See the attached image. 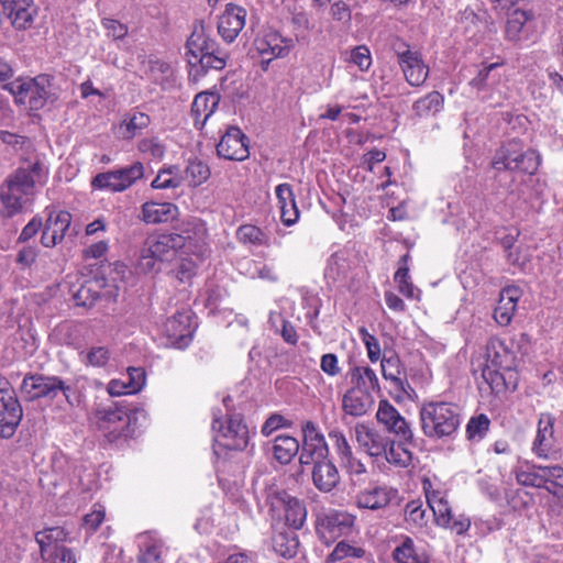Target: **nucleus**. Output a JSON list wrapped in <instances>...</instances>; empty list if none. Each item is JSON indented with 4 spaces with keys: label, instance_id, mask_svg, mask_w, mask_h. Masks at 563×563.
Wrapping results in <instances>:
<instances>
[{
    "label": "nucleus",
    "instance_id": "1",
    "mask_svg": "<svg viewBox=\"0 0 563 563\" xmlns=\"http://www.w3.org/2000/svg\"><path fill=\"white\" fill-rule=\"evenodd\" d=\"M188 249L199 258L207 252V228L198 219L183 221L179 233L151 235L146 239L139 260L143 273H157Z\"/></svg>",
    "mask_w": 563,
    "mask_h": 563
},
{
    "label": "nucleus",
    "instance_id": "2",
    "mask_svg": "<svg viewBox=\"0 0 563 563\" xmlns=\"http://www.w3.org/2000/svg\"><path fill=\"white\" fill-rule=\"evenodd\" d=\"M486 365L482 371L484 382L493 393L515 390L518 382L519 358L507 342L493 338L486 344Z\"/></svg>",
    "mask_w": 563,
    "mask_h": 563
},
{
    "label": "nucleus",
    "instance_id": "3",
    "mask_svg": "<svg viewBox=\"0 0 563 563\" xmlns=\"http://www.w3.org/2000/svg\"><path fill=\"white\" fill-rule=\"evenodd\" d=\"M48 169L42 161H25L10 175L0 188V199L10 214L20 211L25 197L33 195L36 186L47 180Z\"/></svg>",
    "mask_w": 563,
    "mask_h": 563
},
{
    "label": "nucleus",
    "instance_id": "4",
    "mask_svg": "<svg viewBox=\"0 0 563 563\" xmlns=\"http://www.w3.org/2000/svg\"><path fill=\"white\" fill-rule=\"evenodd\" d=\"M419 418L423 434L431 440L453 439L462 422L459 406L446 401L422 405Z\"/></svg>",
    "mask_w": 563,
    "mask_h": 563
},
{
    "label": "nucleus",
    "instance_id": "5",
    "mask_svg": "<svg viewBox=\"0 0 563 563\" xmlns=\"http://www.w3.org/2000/svg\"><path fill=\"white\" fill-rule=\"evenodd\" d=\"M540 165V156L523 143L512 139L503 144L494 154L492 166L495 170H509L533 175Z\"/></svg>",
    "mask_w": 563,
    "mask_h": 563
},
{
    "label": "nucleus",
    "instance_id": "6",
    "mask_svg": "<svg viewBox=\"0 0 563 563\" xmlns=\"http://www.w3.org/2000/svg\"><path fill=\"white\" fill-rule=\"evenodd\" d=\"M140 415L144 416V411L130 412L125 407L111 402L96 409L95 423L100 432L114 441L121 437H131L135 432L133 423Z\"/></svg>",
    "mask_w": 563,
    "mask_h": 563
},
{
    "label": "nucleus",
    "instance_id": "7",
    "mask_svg": "<svg viewBox=\"0 0 563 563\" xmlns=\"http://www.w3.org/2000/svg\"><path fill=\"white\" fill-rule=\"evenodd\" d=\"M266 506L273 519L284 521L294 529H300L306 521L305 504L285 490L269 488L266 494Z\"/></svg>",
    "mask_w": 563,
    "mask_h": 563
},
{
    "label": "nucleus",
    "instance_id": "8",
    "mask_svg": "<svg viewBox=\"0 0 563 563\" xmlns=\"http://www.w3.org/2000/svg\"><path fill=\"white\" fill-rule=\"evenodd\" d=\"M21 390L31 400L37 398L54 399L62 393L70 406L79 402L73 387L58 376L26 375L23 378Z\"/></svg>",
    "mask_w": 563,
    "mask_h": 563
},
{
    "label": "nucleus",
    "instance_id": "9",
    "mask_svg": "<svg viewBox=\"0 0 563 563\" xmlns=\"http://www.w3.org/2000/svg\"><path fill=\"white\" fill-rule=\"evenodd\" d=\"M211 428L217 446L242 451L249 444V429L239 413L231 415L225 420H222L214 412Z\"/></svg>",
    "mask_w": 563,
    "mask_h": 563
},
{
    "label": "nucleus",
    "instance_id": "10",
    "mask_svg": "<svg viewBox=\"0 0 563 563\" xmlns=\"http://www.w3.org/2000/svg\"><path fill=\"white\" fill-rule=\"evenodd\" d=\"M145 167L141 162L113 170L97 174L91 181L95 189L122 192L144 177Z\"/></svg>",
    "mask_w": 563,
    "mask_h": 563
},
{
    "label": "nucleus",
    "instance_id": "11",
    "mask_svg": "<svg viewBox=\"0 0 563 563\" xmlns=\"http://www.w3.org/2000/svg\"><path fill=\"white\" fill-rule=\"evenodd\" d=\"M499 67L500 64L493 63L481 69L470 81L471 87L476 90L477 97L483 101H489L494 107L500 106L507 97L505 81L498 74Z\"/></svg>",
    "mask_w": 563,
    "mask_h": 563
},
{
    "label": "nucleus",
    "instance_id": "12",
    "mask_svg": "<svg viewBox=\"0 0 563 563\" xmlns=\"http://www.w3.org/2000/svg\"><path fill=\"white\" fill-rule=\"evenodd\" d=\"M355 517L346 511L330 510L318 517L316 522L317 534L325 544L333 543L342 537L352 534Z\"/></svg>",
    "mask_w": 563,
    "mask_h": 563
},
{
    "label": "nucleus",
    "instance_id": "13",
    "mask_svg": "<svg viewBox=\"0 0 563 563\" xmlns=\"http://www.w3.org/2000/svg\"><path fill=\"white\" fill-rule=\"evenodd\" d=\"M382 375L395 390V399L412 400L417 394L407 379V372L397 355L383 356L380 360Z\"/></svg>",
    "mask_w": 563,
    "mask_h": 563
},
{
    "label": "nucleus",
    "instance_id": "14",
    "mask_svg": "<svg viewBox=\"0 0 563 563\" xmlns=\"http://www.w3.org/2000/svg\"><path fill=\"white\" fill-rule=\"evenodd\" d=\"M399 66L406 81L412 87H420L429 77V67L418 51L410 49L405 43L395 45Z\"/></svg>",
    "mask_w": 563,
    "mask_h": 563
},
{
    "label": "nucleus",
    "instance_id": "15",
    "mask_svg": "<svg viewBox=\"0 0 563 563\" xmlns=\"http://www.w3.org/2000/svg\"><path fill=\"white\" fill-rule=\"evenodd\" d=\"M303 442L299 462L301 465L321 464L329 461V448L323 434H321L313 422L307 421L302 427Z\"/></svg>",
    "mask_w": 563,
    "mask_h": 563
},
{
    "label": "nucleus",
    "instance_id": "16",
    "mask_svg": "<svg viewBox=\"0 0 563 563\" xmlns=\"http://www.w3.org/2000/svg\"><path fill=\"white\" fill-rule=\"evenodd\" d=\"M254 47L262 57H267L265 62L263 60V65H267L273 59L288 56L295 47V42L277 31L265 30L254 40Z\"/></svg>",
    "mask_w": 563,
    "mask_h": 563
},
{
    "label": "nucleus",
    "instance_id": "17",
    "mask_svg": "<svg viewBox=\"0 0 563 563\" xmlns=\"http://www.w3.org/2000/svg\"><path fill=\"white\" fill-rule=\"evenodd\" d=\"M376 419L387 431L399 439L405 440V442H413V431L410 424L388 400L379 401Z\"/></svg>",
    "mask_w": 563,
    "mask_h": 563
},
{
    "label": "nucleus",
    "instance_id": "18",
    "mask_svg": "<svg viewBox=\"0 0 563 563\" xmlns=\"http://www.w3.org/2000/svg\"><path fill=\"white\" fill-rule=\"evenodd\" d=\"M554 423L555 418L551 413L540 415L537 434L531 445L532 453L539 459L550 460L555 453Z\"/></svg>",
    "mask_w": 563,
    "mask_h": 563
},
{
    "label": "nucleus",
    "instance_id": "19",
    "mask_svg": "<svg viewBox=\"0 0 563 563\" xmlns=\"http://www.w3.org/2000/svg\"><path fill=\"white\" fill-rule=\"evenodd\" d=\"M47 218L43 225L41 243L45 247H54L63 241L71 223L68 211L46 208Z\"/></svg>",
    "mask_w": 563,
    "mask_h": 563
},
{
    "label": "nucleus",
    "instance_id": "20",
    "mask_svg": "<svg viewBox=\"0 0 563 563\" xmlns=\"http://www.w3.org/2000/svg\"><path fill=\"white\" fill-rule=\"evenodd\" d=\"M219 156L230 161H244L250 156L246 135L238 128L230 126L217 144Z\"/></svg>",
    "mask_w": 563,
    "mask_h": 563
},
{
    "label": "nucleus",
    "instance_id": "21",
    "mask_svg": "<svg viewBox=\"0 0 563 563\" xmlns=\"http://www.w3.org/2000/svg\"><path fill=\"white\" fill-rule=\"evenodd\" d=\"M247 12L238 4L228 3L218 16V33L227 43H232L245 26Z\"/></svg>",
    "mask_w": 563,
    "mask_h": 563
},
{
    "label": "nucleus",
    "instance_id": "22",
    "mask_svg": "<svg viewBox=\"0 0 563 563\" xmlns=\"http://www.w3.org/2000/svg\"><path fill=\"white\" fill-rule=\"evenodd\" d=\"M22 407L14 389L0 395V435L10 438L22 419Z\"/></svg>",
    "mask_w": 563,
    "mask_h": 563
},
{
    "label": "nucleus",
    "instance_id": "23",
    "mask_svg": "<svg viewBox=\"0 0 563 563\" xmlns=\"http://www.w3.org/2000/svg\"><path fill=\"white\" fill-rule=\"evenodd\" d=\"M354 435L360 448L372 457H380L386 454L389 444V437L383 434L375 428L358 422L354 427Z\"/></svg>",
    "mask_w": 563,
    "mask_h": 563
},
{
    "label": "nucleus",
    "instance_id": "24",
    "mask_svg": "<svg viewBox=\"0 0 563 563\" xmlns=\"http://www.w3.org/2000/svg\"><path fill=\"white\" fill-rule=\"evenodd\" d=\"M0 3L14 29L26 30L32 26L37 15L34 0H0Z\"/></svg>",
    "mask_w": 563,
    "mask_h": 563
},
{
    "label": "nucleus",
    "instance_id": "25",
    "mask_svg": "<svg viewBox=\"0 0 563 563\" xmlns=\"http://www.w3.org/2000/svg\"><path fill=\"white\" fill-rule=\"evenodd\" d=\"M345 380L349 386L346 389L356 394L366 393L374 396L380 391L377 374L369 366H351L345 373Z\"/></svg>",
    "mask_w": 563,
    "mask_h": 563
},
{
    "label": "nucleus",
    "instance_id": "26",
    "mask_svg": "<svg viewBox=\"0 0 563 563\" xmlns=\"http://www.w3.org/2000/svg\"><path fill=\"white\" fill-rule=\"evenodd\" d=\"M164 331L170 344L177 349L187 347L192 339V328L189 312H178L164 323Z\"/></svg>",
    "mask_w": 563,
    "mask_h": 563
},
{
    "label": "nucleus",
    "instance_id": "27",
    "mask_svg": "<svg viewBox=\"0 0 563 563\" xmlns=\"http://www.w3.org/2000/svg\"><path fill=\"white\" fill-rule=\"evenodd\" d=\"M228 60V54L222 51L218 44L216 43L211 46V49H208L202 56L194 62L192 59H188L190 65L189 69V79L194 82H197L206 75V73L210 69L221 70L225 67Z\"/></svg>",
    "mask_w": 563,
    "mask_h": 563
},
{
    "label": "nucleus",
    "instance_id": "28",
    "mask_svg": "<svg viewBox=\"0 0 563 563\" xmlns=\"http://www.w3.org/2000/svg\"><path fill=\"white\" fill-rule=\"evenodd\" d=\"M520 297L521 290L517 286H508L500 291L499 300L493 314L499 325L506 327L511 322Z\"/></svg>",
    "mask_w": 563,
    "mask_h": 563
},
{
    "label": "nucleus",
    "instance_id": "29",
    "mask_svg": "<svg viewBox=\"0 0 563 563\" xmlns=\"http://www.w3.org/2000/svg\"><path fill=\"white\" fill-rule=\"evenodd\" d=\"M397 490L387 486H373L362 490L356 497L360 508L378 510L389 505Z\"/></svg>",
    "mask_w": 563,
    "mask_h": 563
},
{
    "label": "nucleus",
    "instance_id": "30",
    "mask_svg": "<svg viewBox=\"0 0 563 563\" xmlns=\"http://www.w3.org/2000/svg\"><path fill=\"white\" fill-rule=\"evenodd\" d=\"M516 482L525 487L543 488L544 466L537 465L528 460L519 461L511 471Z\"/></svg>",
    "mask_w": 563,
    "mask_h": 563
},
{
    "label": "nucleus",
    "instance_id": "31",
    "mask_svg": "<svg viewBox=\"0 0 563 563\" xmlns=\"http://www.w3.org/2000/svg\"><path fill=\"white\" fill-rule=\"evenodd\" d=\"M178 208L172 202L148 201L142 205L141 220L147 224H157L176 219Z\"/></svg>",
    "mask_w": 563,
    "mask_h": 563
},
{
    "label": "nucleus",
    "instance_id": "32",
    "mask_svg": "<svg viewBox=\"0 0 563 563\" xmlns=\"http://www.w3.org/2000/svg\"><path fill=\"white\" fill-rule=\"evenodd\" d=\"M53 99L54 93L52 92V80L48 76L40 75L35 78H31L26 103L31 110H40Z\"/></svg>",
    "mask_w": 563,
    "mask_h": 563
},
{
    "label": "nucleus",
    "instance_id": "33",
    "mask_svg": "<svg viewBox=\"0 0 563 563\" xmlns=\"http://www.w3.org/2000/svg\"><path fill=\"white\" fill-rule=\"evenodd\" d=\"M275 194L278 200L283 223L287 227L295 224L299 218V210L291 186L287 183L279 184L275 189Z\"/></svg>",
    "mask_w": 563,
    "mask_h": 563
},
{
    "label": "nucleus",
    "instance_id": "34",
    "mask_svg": "<svg viewBox=\"0 0 563 563\" xmlns=\"http://www.w3.org/2000/svg\"><path fill=\"white\" fill-rule=\"evenodd\" d=\"M67 539L68 532L62 527H49L35 533V541L40 547L42 559L55 551L56 548L64 547Z\"/></svg>",
    "mask_w": 563,
    "mask_h": 563
},
{
    "label": "nucleus",
    "instance_id": "35",
    "mask_svg": "<svg viewBox=\"0 0 563 563\" xmlns=\"http://www.w3.org/2000/svg\"><path fill=\"white\" fill-rule=\"evenodd\" d=\"M374 396L346 389L342 396V410L351 417H362L374 406Z\"/></svg>",
    "mask_w": 563,
    "mask_h": 563
},
{
    "label": "nucleus",
    "instance_id": "36",
    "mask_svg": "<svg viewBox=\"0 0 563 563\" xmlns=\"http://www.w3.org/2000/svg\"><path fill=\"white\" fill-rule=\"evenodd\" d=\"M312 481L320 492L329 493L333 490L340 483L336 466L331 461L314 465L312 470Z\"/></svg>",
    "mask_w": 563,
    "mask_h": 563
},
{
    "label": "nucleus",
    "instance_id": "37",
    "mask_svg": "<svg viewBox=\"0 0 563 563\" xmlns=\"http://www.w3.org/2000/svg\"><path fill=\"white\" fill-rule=\"evenodd\" d=\"M532 18L530 11L516 9L510 12L506 23V38L511 42H520L527 38L526 25Z\"/></svg>",
    "mask_w": 563,
    "mask_h": 563
},
{
    "label": "nucleus",
    "instance_id": "38",
    "mask_svg": "<svg viewBox=\"0 0 563 563\" xmlns=\"http://www.w3.org/2000/svg\"><path fill=\"white\" fill-rule=\"evenodd\" d=\"M151 123L150 115L144 112L133 111L125 115L118 128V135L122 140H132Z\"/></svg>",
    "mask_w": 563,
    "mask_h": 563
},
{
    "label": "nucleus",
    "instance_id": "39",
    "mask_svg": "<svg viewBox=\"0 0 563 563\" xmlns=\"http://www.w3.org/2000/svg\"><path fill=\"white\" fill-rule=\"evenodd\" d=\"M163 541L155 533L141 534L139 563H163Z\"/></svg>",
    "mask_w": 563,
    "mask_h": 563
},
{
    "label": "nucleus",
    "instance_id": "40",
    "mask_svg": "<svg viewBox=\"0 0 563 563\" xmlns=\"http://www.w3.org/2000/svg\"><path fill=\"white\" fill-rule=\"evenodd\" d=\"M444 107V96L433 90L426 96L416 100L412 104V112L419 118L433 117L439 113Z\"/></svg>",
    "mask_w": 563,
    "mask_h": 563
},
{
    "label": "nucleus",
    "instance_id": "41",
    "mask_svg": "<svg viewBox=\"0 0 563 563\" xmlns=\"http://www.w3.org/2000/svg\"><path fill=\"white\" fill-rule=\"evenodd\" d=\"M214 44L216 41L205 33L203 26H196L186 44L189 59L197 62Z\"/></svg>",
    "mask_w": 563,
    "mask_h": 563
},
{
    "label": "nucleus",
    "instance_id": "42",
    "mask_svg": "<svg viewBox=\"0 0 563 563\" xmlns=\"http://www.w3.org/2000/svg\"><path fill=\"white\" fill-rule=\"evenodd\" d=\"M411 443L412 442H405V440L401 439H399L398 442L389 439V444L386 448V454H383L382 457H384L389 464L397 467H407L412 461V453L407 446Z\"/></svg>",
    "mask_w": 563,
    "mask_h": 563
},
{
    "label": "nucleus",
    "instance_id": "43",
    "mask_svg": "<svg viewBox=\"0 0 563 563\" xmlns=\"http://www.w3.org/2000/svg\"><path fill=\"white\" fill-rule=\"evenodd\" d=\"M299 442L290 435H278L274 440L273 455L280 464H288L298 454Z\"/></svg>",
    "mask_w": 563,
    "mask_h": 563
},
{
    "label": "nucleus",
    "instance_id": "44",
    "mask_svg": "<svg viewBox=\"0 0 563 563\" xmlns=\"http://www.w3.org/2000/svg\"><path fill=\"white\" fill-rule=\"evenodd\" d=\"M299 541L292 531H279L273 538L274 551L285 558L292 559L298 552Z\"/></svg>",
    "mask_w": 563,
    "mask_h": 563
},
{
    "label": "nucleus",
    "instance_id": "45",
    "mask_svg": "<svg viewBox=\"0 0 563 563\" xmlns=\"http://www.w3.org/2000/svg\"><path fill=\"white\" fill-rule=\"evenodd\" d=\"M219 99L217 95L209 92L198 93L192 102L191 112L195 117V120L198 121L202 118V122L205 123L214 112L218 107Z\"/></svg>",
    "mask_w": 563,
    "mask_h": 563
},
{
    "label": "nucleus",
    "instance_id": "46",
    "mask_svg": "<svg viewBox=\"0 0 563 563\" xmlns=\"http://www.w3.org/2000/svg\"><path fill=\"white\" fill-rule=\"evenodd\" d=\"M239 242L252 246H268L269 236L262 229L253 224H243L236 231Z\"/></svg>",
    "mask_w": 563,
    "mask_h": 563
},
{
    "label": "nucleus",
    "instance_id": "47",
    "mask_svg": "<svg viewBox=\"0 0 563 563\" xmlns=\"http://www.w3.org/2000/svg\"><path fill=\"white\" fill-rule=\"evenodd\" d=\"M393 558L397 563H429L423 554H418L411 538L406 537L393 552Z\"/></svg>",
    "mask_w": 563,
    "mask_h": 563
},
{
    "label": "nucleus",
    "instance_id": "48",
    "mask_svg": "<svg viewBox=\"0 0 563 563\" xmlns=\"http://www.w3.org/2000/svg\"><path fill=\"white\" fill-rule=\"evenodd\" d=\"M409 254H405L400 258V266L395 273L394 279L398 285V290L407 298L413 299L418 297L419 290L409 280V268L407 266Z\"/></svg>",
    "mask_w": 563,
    "mask_h": 563
},
{
    "label": "nucleus",
    "instance_id": "49",
    "mask_svg": "<svg viewBox=\"0 0 563 563\" xmlns=\"http://www.w3.org/2000/svg\"><path fill=\"white\" fill-rule=\"evenodd\" d=\"M210 177L209 166L201 159L195 158L188 162L185 168V179L189 186L197 187L206 183Z\"/></svg>",
    "mask_w": 563,
    "mask_h": 563
},
{
    "label": "nucleus",
    "instance_id": "50",
    "mask_svg": "<svg viewBox=\"0 0 563 563\" xmlns=\"http://www.w3.org/2000/svg\"><path fill=\"white\" fill-rule=\"evenodd\" d=\"M543 489L556 498H563V467L559 465L544 466Z\"/></svg>",
    "mask_w": 563,
    "mask_h": 563
},
{
    "label": "nucleus",
    "instance_id": "51",
    "mask_svg": "<svg viewBox=\"0 0 563 563\" xmlns=\"http://www.w3.org/2000/svg\"><path fill=\"white\" fill-rule=\"evenodd\" d=\"M208 251L201 257H197L192 251L186 249L185 253L178 254L177 256L180 258L179 268L177 272V277L180 282L189 280L195 274L199 263L207 256Z\"/></svg>",
    "mask_w": 563,
    "mask_h": 563
},
{
    "label": "nucleus",
    "instance_id": "52",
    "mask_svg": "<svg viewBox=\"0 0 563 563\" xmlns=\"http://www.w3.org/2000/svg\"><path fill=\"white\" fill-rule=\"evenodd\" d=\"M490 420L484 413L472 417L466 424V438L470 441H481L489 430Z\"/></svg>",
    "mask_w": 563,
    "mask_h": 563
},
{
    "label": "nucleus",
    "instance_id": "53",
    "mask_svg": "<svg viewBox=\"0 0 563 563\" xmlns=\"http://www.w3.org/2000/svg\"><path fill=\"white\" fill-rule=\"evenodd\" d=\"M97 283L86 282L75 292L74 300L77 306L92 307L99 298V291L95 288Z\"/></svg>",
    "mask_w": 563,
    "mask_h": 563
},
{
    "label": "nucleus",
    "instance_id": "54",
    "mask_svg": "<svg viewBox=\"0 0 563 563\" xmlns=\"http://www.w3.org/2000/svg\"><path fill=\"white\" fill-rule=\"evenodd\" d=\"M176 172H178L177 167L161 169L157 176L152 181L151 186L154 189H167L179 187L181 185V177L174 175Z\"/></svg>",
    "mask_w": 563,
    "mask_h": 563
},
{
    "label": "nucleus",
    "instance_id": "55",
    "mask_svg": "<svg viewBox=\"0 0 563 563\" xmlns=\"http://www.w3.org/2000/svg\"><path fill=\"white\" fill-rule=\"evenodd\" d=\"M30 85L31 78H19L14 81H10L7 85H3V89L8 90L14 97L16 103L26 106Z\"/></svg>",
    "mask_w": 563,
    "mask_h": 563
},
{
    "label": "nucleus",
    "instance_id": "56",
    "mask_svg": "<svg viewBox=\"0 0 563 563\" xmlns=\"http://www.w3.org/2000/svg\"><path fill=\"white\" fill-rule=\"evenodd\" d=\"M365 551L362 548L350 545L349 543L339 542L333 551L328 555V562H338L345 558H362Z\"/></svg>",
    "mask_w": 563,
    "mask_h": 563
},
{
    "label": "nucleus",
    "instance_id": "57",
    "mask_svg": "<svg viewBox=\"0 0 563 563\" xmlns=\"http://www.w3.org/2000/svg\"><path fill=\"white\" fill-rule=\"evenodd\" d=\"M80 356L85 364L101 367L108 363L110 352L106 346H92L87 352H81Z\"/></svg>",
    "mask_w": 563,
    "mask_h": 563
},
{
    "label": "nucleus",
    "instance_id": "58",
    "mask_svg": "<svg viewBox=\"0 0 563 563\" xmlns=\"http://www.w3.org/2000/svg\"><path fill=\"white\" fill-rule=\"evenodd\" d=\"M405 519L415 527H422L427 523L426 509L420 500H411L406 505Z\"/></svg>",
    "mask_w": 563,
    "mask_h": 563
},
{
    "label": "nucleus",
    "instance_id": "59",
    "mask_svg": "<svg viewBox=\"0 0 563 563\" xmlns=\"http://www.w3.org/2000/svg\"><path fill=\"white\" fill-rule=\"evenodd\" d=\"M358 333L362 342L366 347L368 360L372 363H376L377 361L382 360V350L378 340L364 327L360 328Z\"/></svg>",
    "mask_w": 563,
    "mask_h": 563
},
{
    "label": "nucleus",
    "instance_id": "60",
    "mask_svg": "<svg viewBox=\"0 0 563 563\" xmlns=\"http://www.w3.org/2000/svg\"><path fill=\"white\" fill-rule=\"evenodd\" d=\"M329 438L332 442L333 449L339 456V461H343L353 454L352 448L347 442L346 437L342 431L335 429L329 432Z\"/></svg>",
    "mask_w": 563,
    "mask_h": 563
},
{
    "label": "nucleus",
    "instance_id": "61",
    "mask_svg": "<svg viewBox=\"0 0 563 563\" xmlns=\"http://www.w3.org/2000/svg\"><path fill=\"white\" fill-rule=\"evenodd\" d=\"M349 62L358 67L361 71H367L372 65V56L367 46L360 45L350 53Z\"/></svg>",
    "mask_w": 563,
    "mask_h": 563
},
{
    "label": "nucleus",
    "instance_id": "62",
    "mask_svg": "<svg viewBox=\"0 0 563 563\" xmlns=\"http://www.w3.org/2000/svg\"><path fill=\"white\" fill-rule=\"evenodd\" d=\"M340 464L353 479L363 481L367 474L365 465L353 454L341 461Z\"/></svg>",
    "mask_w": 563,
    "mask_h": 563
},
{
    "label": "nucleus",
    "instance_id": "63",
    "mask_svg": "<svg viewBox=\"0 0 563 563\" xmlns=\"http://www.w3.org/2000/svg\"><path fill=\"white\" fill-rule=\"evenodd\" d=\"M123 378L126 385H129L130 390L136 394L144 387L146 375L142 367H129Z\"/></svg>",
    "mask_w": 563,
    "mask_h": 563
},
{
    "label": "nucleus",
    "instance_id": "64",
    "mask_svg": "<svg viewBox=\"0 0 563 563\" xmlns=\"http://www.w3.org/2000/svg\"><path fill=\"white\" fill-rule=\"evenodd\" d=\"M43 560L48 563H77V558L74 551L66 548L65 545L62 548H56L55 551H53Z\"/></svg>",
    "mask_w": 563,
    "mask_h": 563
}]
</instances>
